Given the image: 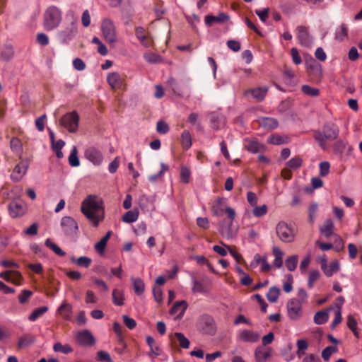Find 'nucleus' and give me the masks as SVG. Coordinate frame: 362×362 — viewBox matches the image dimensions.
<instances>
[{
	"label": "nucleus",
	"instance_id": "obj_58",
	"mask_svg": "<svg viewBox=\"0 0 362 362\" xmlns=\"http://www.w3.org/2000/svg\"><path fill=\"white\" fill-rule=\"evenodd\" d=\"M189 178H190L189 170L187 168L182 166L181 168V170H180L181 181L184 183H189Z\"/></svg>",
	"mask_w": 362,
	"mask_h": 362
},
{
	"label": "nucleus",
	"instance_id": "obj_8",
	"mask_svg": "<svg viewBox=\"0 0 362 362\" xmlns=\"http://www.w3.org/2000/svg\"><path fill=\"white\" fill-rule=\"evenodd\" d=\"M199 326L203 333L214 335L216 331V323L214 318L209 315H204L199 319Z\"/></svg>",
	"mask_w": 362,
	"mask_h": 362
},
{
	"label": "nucleus",
	"instance_id": "obj_16",
	"mask_svg": "<svg viewBox=\"0 0 362 362\" xmlns=\"http://www.w3.org/2000/svg\"><path fill=\"white\" fill-rule=\"evenodd\" d=\"M259 334L257 332L244 329L238 335V339L243 342L255 343L259 339Z\"/></svg>",
	"mask_w": 362,
	"mask_h": 362
},
{
	"label": "nucleus",
	"instance_id": "obj_43",
	"mask_svg": "<svg viewBox=\"0 0 362 362\" xmlns=\"http://www.w3.org/2000/svg\"><path fill=\"white\" fill-rule=\"evenodd\" d=\"M298 350L296 351L297 356L300 358L305 354V351L308 349V343L305 339H298L296 342Z\"/></svg>",
	"mask_w": 362,
	"mask_h": 362
},
{
	"label": "nucleus",
	"instance_id": "obj_25",
	"mask_svg": "<svg viewBox=\"0 0 362 362\" xmlns=\"http://www.w3.org/2000/svg\"><path fill=\"white\" fill-rule=\"evenodd\" d=\"M259 124L261 127L267 129H274L277 128L279 122L276 119L272 117H262L259 119Z\"/></svg>",
	"mask_w": 362,
	"mask_h": 362
},
{
	"label": "nucleus",
	"instance_id": "obj_60",
	"mask_svg": "<svg viewBox=\"0 0 362 362\" xmlns=\"http://www.w3.org/2000/svg\"><path fill=\"white\" fill-rule=\"evenodd\" d=\"M317 207L318 206L316 203L311 204L309 207V221L310 223H313L315 219Z\"/></svg>",
	"mask_w": 362,
	"mask_h": 362
},
{
	"label": "nucleus",
	"instance_id": "obj_12",
	"mask_svg": "<svg viewBox=\"0 0 362 362\" xmlns=\"http://www.w3.org/2000/svg\"><path fill=\"white\" fill-rule=\"evenodd\" d=\"M243 146L245 149L252 153H262L265 150V146L256 138H245L243 140Z\"/></svg>",
	"mask_w": 362,
	"mask_h": 362
},
{
	"label": "nucleus",
	"instance_id": "obj_24",
	"mask_svg": "<svg viewBox=\"0 0 362 362\" xmlns=\"http://www.w3.org/2000/svg\"><path fill=\"white\" fill-rule=\"evenodd\" d=\"M272 255L274 257L273 265L274 267L279 269L283 265L284 252L277 246H274L272 248Z\"/></svg>",
	"mask_w": 362,
	"mask_h": 362
},
{
	"label": "nucleus",
	"instance_id": "obj_37",
	"mask_svg": "<svg viewBox=\"0 0 362 362\" xmlns=\"http://www.w3.org/2000/svg\"><path fill=\"white\" fill-rule=\"evenodd\" d=\"M298 262V255H291L286 258L285 261L286 267L288 271L293 272L294 271Z\"/></svg>",
	"mask_w": 362,
	"mask_h": 362
},
{
	"label": "nucleus",
	"instance_id": "obj_50",
	"mask_svg": "<svg viewBox=\"0 0 362 362\" xmlns=\"http://www.w3.org/2000/svg\"><path fill=\"white\" fill-rule=\"evenodd\" d=\"M337 351L336 346H329L326 347L322 352V357L325 361L329 360L332 354Z\"/></svg>",
	"mask_w": 362,
	"mask_h": 362
},
{
	"label": "nucleus",
	"instance_id": "obj_6",
	"mask_svg": "<svg viewBox=\"0 0 362 362\" xmlns=\"http://www.w3.org/2000/svg\"><path fill=\"white\" fill-rule=\"evenodd\" d=\"M276 232L279 239L286 243H292L295 238V234L291 226L286 222H279L276 227Z\"/></svg>",
	"mask_w": 362,
	"mask_h": 362
},
{
	"label": "nucleus",
	"instance_id": "obj_64",
	"mask_svg": "<svg viewBox=\"0 0 362 362\" xmlns=\"http://www.w3.org/2000/svg\"><path fill=\"white\" fill-rule=\"evenodd\" d=\"M124 324L130 329H133L136 326V322L135 320L132 317H129L127 315H124L122 317Z\"/></svg>",
	"mask_w": 362,
	"mask_h": 362
},
{
	"label": "nucleus",
	"instance_id": "obj_45",
	"mask_svg": "<svg viewBox=\"0 0 362 362\" xmlns=\"http://www.w3.org/2000/svg\"><path fill=\"white\" fill-rule=\"evenodd\" d=\"M175 337L180 343V346L183 349H188L189 347L190 342L187 338L181 332H175Z\"/></svg>",
	"mask_w": 362,
	"mask_h": 362
},
{
	"label": "nucleus",
	"instance_id": "obj_11",
	"mask_svg": "<svg viewBox=\"0 0 362 362\" xmlns=\"http://www.w3.org/2000/svg\"><path fill=\"white\" fill-rule=\"evenodd\" d=\"M29 167L28 160H21L14 168L11 174V179L14 182L20 181L27 173Z\"/></svg>",
	"mask_w": 362,
	"mask_h": 362
},
{
	"label": "nucleus",
	"instance_id": "obj_23",
	"mask_svg": "<svg viewBox=\"0 0 362 362\" xmlns=\"http://www.w3.org/2000/svg\"><path fill=\"white\" fill-rule=\"evenodd\" d=\"M321 269L324 272L325 274L329 277L332 276L334 273L339 271V264L337 261H334L327 266V261L325 260V262L321 264Z\"/></svg>",
	"mask_w": 362,
	"mask_h": 362
},
{
	"label": "nucleus",
	"instance_id": "obj_4",
	"mask_svg": "<svg viewBox=\"0 0 362 362\" xmlns=\"http://www.w3.org/2000/svg\"><path fill=\"white\" fill-rule=\"evenodd\" d=\"M62 11L56 6H49L43 14L44 28L50 31L57 28L62 22Z\"/></svg>",
	"mask_w": 362,
	"mask_h": 362
},
{
	"label": "nucleus",
	"instance_id": "obj_61",
	"mask_svg": "<svg viewBox=\"0 0 362 362\" xmlns=\"http://www.w3.org/2000/svg\"><path fill=\"white\" fill-rule=\"evenodd\" d=\"M268 142L274 145H280L285 143L284 139L279 135H272L268 138Z\"/></svg>",
	"mask_w": 362,
	"mask_h": 362
},
{
	"label": "nucleus",
	"instance_id": "obj_7",
	"mask_svg": "<svg viewBox=\"0 0 362 362\" xmlns=\"http://www.w3.org/2000/svg\"><path fill=\"white\" fill-rule=\"evenodd\" d=\"M79 116L76 112L66 113L59 120L60 124L70 132H76L78 129Z\"/></svg>",
	"mask_w": 362,
	"mask_h": 362
},
{
	"label": "nucleus",
	"instance_id": "obj_28",
	"mask_svg": "<svg viewBox=\"0 0 362 362\" xmlns=\"http://www.w3.org/2000/svg\"><path fill=\"white\" fill-rule=\"evenodd\" d=\"M133 288L135 293L138 296L141 295L145 289V285L144 281L140 278H134L131 279Z\"/></svg>",
	"mask_w": 362,
	"mask_h": 362
},
{
	"label": "nucleus",
	"instance_id": "obj_40",
	"mask_svg": "<svg viewBox=\"0 0 362 362\" xmlns=\"http://www.w3.org/2000/svg\"><path fill=\"white\" fill-rule=\"evenodd\" d=\"M48 310V308L47 306H42L38 308L35 309L33 313L28 317V320L30 321L34 322L39 317H40L42 315H44Z\"/></svg>",
	"mask_w": 362,
	"mask_h": 362
},
{
	"label": "nucleus",
	"instance_id": "obj_52",
	"mask_svg": "<svg viewBox=\"0 0 362 362\" xmlns=\"http://www.w3.org/2000/svg\"><path fill=\"white\" fill-rule=\"evenodd\" d=\"M320 274L318 270H313L310 272L308 286L310 288H312L314 286V283L320 278Z\"/></svg>",
	"mask_w": 362,
	"mask_h": 362
},
{
	"label": "nucleus",
	"instance_id": "obj_21",
	"mask_svg": "<svg viewBox=\"0 0 362 362\" xmlns=\"http://www.w3.org/2000/svg\"><path fill=\"white\" fill-rule=\"evenodd\" d=\"M229 16L223 13H220L218 16L207 15L205 16L204 21L207 25H211L214 23H221L227 21Z\"/></svg>",
	"mask_w": 362,
	"mask_h": 362
},
{
	"label": "nucleus",
	"instance_id": "obj_44",
	"mask_svg": "<svg viewBox=\"0 0 362 362\" xmlns=\"http://www.w3.org/2000/svg\"><path fill=\"white\" fill-rule=\"evenodd\" d=\"M69 163L71 166L78 167L80 165L79 159L77 156V148L73 146L71 153L69 156Z\"/></svg>",
	"mask_w": 362,
	"mask_h": 362
},
{
	"label": "nucleus",
	"instance_id": "obj_49",
	"mask_svg": "<svg viewBox=\"0 0 362 362\" xmlns=\"http://www.w3.org/2000/svg\"><path fill=\"white\" fill-rule=\"evenodd\" d=\"M92 259L86 256H82L76 259V264L81 267L88 268L91 264Z\"/></svg>",
	"mask_w": 362,
	"mask_h": 362
},
{
	"label": "nucleus",
	"instance_id": "obj_22",
	"mask_svg": "<svg viewBox=\"0 0 362 362\" xmlns=\"http://www.w3.org/2000/svg\"><path fill=\"white\" fill-rule=\"evenodd\" d=\"M271 356V351L263 346H258L255 351V357L257 362H265Z\"/></svg>",
	"mask_w": 362,
	"mask_h": 362
},
{
	"label": "nucleus",
	"instance_id": "obj_56",
	"mask_svg": "<svg viewBox=\"0 0 362 362\" xmlns=\"http://www.w3.org/2000/svg\"><path fill=\"white\" fill-rule=\"evenodd\" d=\"M11 148L16 153H19L21 150V141L18 138H12L10 141Z\"/></svg>",
	"mask_w": 362,
	"mask_h": 362
},
{
	"label": "nucleus",
	"instance_id": "obj_39",
	"mask_svg": "<svg viewBox=\"0 0 362 362\" xmlns=\"http://www.w3.org/2000/svg\"><path fill=\"white\" fill-rule=\"evenodd\" d=\"M0 56L5 61L10 60L13 56V47L10 45L2 47L0 49Z\"/></svg>",
	"mask_w": 362,
	"mask_h": 362
},
{
	"label": "nucleus",
	"instance_id": "obj_54",
	"mask_svg": "<svg viewBox=\"0 0 362 362\" xmlns=\"http://www.w3.org/2000/svg\"><path fill=\"white\" fill-rule=\"evenodd\" d=\"M224 122L218 116L213 115L211 119V127L214 129H220Z\"/></svg>",
	"mask_w": 362,
	"mask_h": 362
},
{
	"label": "nucleus",
	"instance_id": "obj_41",
	"mask_svg": "<svg viewBox=\"0 0 362 362\" xmlns=\"http://www.w3.org/2000/svg\"><path fill=\"white\" fill-rule=\"evenodd\" d=\"M181 144L184 148L189 149L192 146V137L189 131L185 130L181 135Z\"/></svg>",
	"mask_w": 362,
	"mask_h": 362
},
{
	"label": "nucleus",
	"instance_id": "obj_26",
	"mask_svg": "<svg viewBox=\"0 0 362 362\" xmlns=\"http://www.w3.org/2000/svg\"><path fill=\"white\" fill-rule=\"evenodd\" d=\"M187 308V304L185 300L177 301L170 309V313L172 315L177 314L178 316H181L185 313Z\"/></svg>",
	"mask_w": 362,
	"mask_h": 362
},
{
	"label": "nucleus",
	"instance_id": "obj_46",
	"mask_svg": "<svg viewBox=\"0 0 362 362\" xmlns=\"http://www.w3.org/2000/svg\"><path fill=\"white\" fill-rule=\"evenodd\" d=\"M301 90L304 94L312 97H316L320 93L319 89L311 87L308 85H303L301 87Z\"/></svg>",
	"mask_w": 362,
	"mask_h": 362
},
{
	"label": "nucleus",
	"instance_id": "obj_32",
	"mask_svg": "<svg viewBox=\"0 0 362 362\" xmlns=\"http://www.w3.org/2000/svg\"><path fill=\"white\" fill-rule=\"evenodd\" d=\"M334 224L332 220L327 219L325 221L320 228L321 233L326 237H329L333 233Z\"/></svg>",
	"mask_w": 362,
	"mask_h": 362
},
{
	"label": "nucleus",
	"instance_id": "obj_51",
	"mask_svg": "<svg viewBox=\"0 0 362 362\" xmlns=\"http://www.w3.org/2000/svg\"><path fill=\"white\" fill-rule=\"evenodd\" d=\"M347 326L357 336V322L354 315H349L347 319Z\"/></svg>",
	"mask_w": 362,
	"mask_h": 362
},
{
	"label": "nucleus",
	"instance_id": "obj_10",
	"mask_svg": "<svg viewBox=\"0 0 362 362\" xmlns=\"http://www.w3.org/2000/svg\"><path fill=\"white\" fill-rule=\"evenodd\" d=\"M60 226L67 236H72L77 233L78 224L71 216H64L62 218Z\"/></svg>",
	"mask_w": 362,
	"mask_h": 362
},
{
	"label": "nucleus",
	"instance_id": "obj_14",
	"mask_svg": "<svg viewBox=\"0 0 362 362\" xmlns=\"http://www.w3.org/2000/svg\"><path fill=\"white\" fill-rule=\"evenodd\" d=\"M9 215L12 218H16L23 216L25 212V206L23 202L20 200H13L8 206Z\"/></svg>",
	"mask_w": 362,
	"mask_h": 362
},
{
	"label": "nucleus",
	"instance_id": "obj_47",
	"mask_svg": "<svg viewBox=\"0 0 362 362\" xmlns=\"http://www.w3.org/2000/svg\"><path fill=\"white\" fill-rule=\"evenodd\" d=\"M348 34V28L345 24H341L336 30V39L339 40H344Z\"/></svg>",
	"mask_w": 362,
	"mask_h": 362
},
{
	"label": "nucleus",
	"instance_id": "obj_53",
	"mask_svg": "<svg viewBox=\"0 0 362 362\" xmlns=\"http://www.w3.org/2000/svg\"><path fill=\"white\" fill-rule=\"evenodd\" d=\"M253 214L256 217H261L265 215L267 212V206L266 205H262L261 206H257V205L253 206Z\"/></svg>",
	"mask_w": 362,
	"mask_h": 362
},
{
	"label": "nucleus",
	"instance_id": "obj_29",
	"mask_svg": "<svg viewBox=\"0 0 362 362\" xmlns=\"http://www.w3.org/2000/svg\"><path fill=\"white\" fill-rule=\"evenodd\" d=\"M112 231H108L106 235L95 245V250L100 254H103L105 251V247L108 240L112 235Z\"/></svg>",
	"mask_w": 362,
	"mask_h": 362
},
{
	"label": "nucleus",
	"instance_id": "obj_42",
	"mask_svg": "<svg viewBox=\"0 0 362 362\" xmlns=\"http://www.w3.org/2000/svg\"><path fill=\"white\" fill-rule=\"evenodd\" d=\"M53 350L55 352H61L65 354H69L73 351V349L69 344L63 345L60 342H57L53 346Z\"/></svg>",
	"mask_w": 362,
	"mask_h": 362
},
{
	"label": "nucleus",
	"instance_id": "obj_59",
	"mask_svg": "<svg viewBox=\"0 0 362 362\" xmlns=\"http://www.w3.org/2000/svg\"><path fill=\"white\" fill-rule=\"evenodd\" d=\"M330 165L329 162L324 161L320 163V175L325 177L328 175L329 172Z\"/></svg>",
	"mask_w": 362,
	"mask_h": 362
},
{
	"label": "nucleus",
	"instance_id": "obj_2",
	"mask_svg": "<svg viewBox=\"0 0 362 362\" xmlns=\"http://www.w3.org/2000/svg\"><path fill=\"white\" fill-rule=\"evenodd\" d=\"M81 211L95 227L104 219L103 203L96 196H88L82 202Z\"/></svg>",
	"mask_w": 362,
	"mask_h": 362
},
{
	"label": "nucleus",
	"instance_id": "obj_17",
	"mask_svg": "<svg viewBox=\"0 0 362 362\" xmlns=\"http://www.w3.org/2000/svg\"><path fill=\"white\" fill-rule=\"evenodd\" d=\"M76 340L80 345L92 346L95 344V339L88 330H83L76 334Z\"/></svg>",
	"mask_w": 362,
	"mask_h": 362
},
{
	"label": "nucleus",
	"instance_id": "obj_31",
	"mask_svg": "<svg viewBox=\"0 0 362 362\" xmlns=\"http://www.w3.org/2000/svg\"><path fill=\"white\" fill-rule=\"evenodd\" d=\"M35 341V339L33 336L30 334H25L19 338L18 346V348L22 349L33 344Z\"/></svg>",
	"mask_w": 362,
	"mask_h": 362
},
{
	"label": "nucleus",
	"instance_id": "obj_55",
	"mask_svg": "<svg viewBox=\"0 0 362 362\" xmlns=\"http://www.w3.org/2000/svg\"><path fill=\"white\" fill-rule=\"evenodd\" d=\"M156 131L159 134H165L169 132V126L163 121H158L156 124Z\"/></svg>",
	"mask_w": 362,
	"mask_h": 362
},
{
	"label": "nucleus",
	"instance_id": "obj_36",
	"mask_svg": "<svg viewBox=\"0 0 362 362\" xmlns=\"http://www.w3.org/2000/svg\"><path fill=\"white\" fill-rule=\"evenodd\" d=\"M139 212L136 210L128 211L122 216V221L125 223H131L137 221Z\"/></svg>",
	"mask_w": 362,
	"mask_h": 362
},
{
	"label": "nucleus",
	"instance_id": "obj_13",
	"mask_svg": "<svg viewBox=\"0 0 362 362\" xmlns=\"http://www.w3.org/2000/svg\"><path fill=\"white\" fill-rule=\"evenodd\" d=\"M296 36L299 43L305 47H310L313 43V39L308 33L307 27L300 25L296 28Z\"/></svg>",
	"mask_w": 362,
	"mask_h": 362
},
{
	"label": "nucleus",
	"instance_id": "obj_48",
	"mask_svg": "<svg viewBox=\"0 0 362 362\" xmlns=\"http://www.w3.org/2000/svg\"><path fill=\"white\" fill-rule=\"evenodd\" d=\"M303 163V160L300 157H294L286 163V166L291 169H298Z\"/></svg>",
	"mask_w": 362,
	"mask_h": 362
},
{
	"label": "nucleus",
	"instance_id": "obj_34",
	"mask_svg": "<svg viewBox=\"0 0 362 362\" xmlns=\"http://www.w3.org/2000/svg\"><path fill=\"white\" fill-rule=\"evenodd\" d=\"M280 294V289L276 286L271 287L266 296L271 303H276Z\"/></svg>",
	"mask_w": 362,
	"mask_h": 362
},
{
	"label": "nucleus",
	"instance_id": "obj_19",
	"mask_svg": "<svg viewBox=\"0 0 362 362\" xmlns=\"http://www.w3.org/2000/svg\"><path fill=\"white\" fill-rule=\"evenodd\" d=\"M209 289L210 287L207 279H202L201 280L193 279L192 291L194 293H206Z\"/></svg>",
	"mask_w": 362,
	"mask_h": 362
},
{
	"label": "nucleus",
	"instance_id": "obj_57",
	"mask_svg": "<svg viewBox=\"0 0 362 362\" xmlns=\"http://www.w3.org/2000/svg\"><path fill=\"white\" fill-rule=\"evenodd\" d=\"M113 329H114V332L118 335L119 337V343L121 344H123L124 345V347L126 348L127 347V345L124 341V339L122 336V326L118 322H115L113 324Z\"/></svg>",
	"mask_w": 362,
	"mask_h": 362
},
{
	"label": "nucleus",
	"instance_id": "obj_15",
	"mask_svg": "<svg viewBox=\"0 0 362 362\" xmlns=\"http://www.w3.org/2000/svg\"><path fill=\"white\" fill-rule=\"evenodd\" d=\"M85 157L95 165H99L103 161V154L98 148L89 147L85 151Z\"/></svg>",
	"mask_w": 362,
	"mask_h": 362
},
{
	"label": "nucleus",
	"instance_id": "obj_62",
	"mask_svg": "<svg viewBox=\"0 0 362 362\" xmlns=\"http://www.w3.org/2000/svg\"><path fill=\"white\" fill-rule=\"evenodd\" d=\"M269 8H265L263 10H256L255 13L258 16L262 22H266L269 17Z\"/></svg>",
	"mask_w": 362,
	"mask_h": 362
},
{
	"label": "nucleus",
	"instance_id": "obj_18",
	"mask_svg": "<svg viewBox=\"0 0 362 362\" xmlns=\"http://www.w3.org/2000/svg\"><path fill=\"white\" fill-rule=\"evenodd\" d=\"M135 35L142 45L149 47L152 44V40L148 36L146 30L141 26L136 27L135 29Z\"/></svg>",
	"mask_w": 362,
	"mask_h": 362
},
{
	"label": "nucleus",
	"instance_id": "obj_27",
	"mask_svg": "<svg viewBox=\"0 0 362 362\" xmlns=\"http://www.w3.org/2000/svg\"><path fill=\"white\" fill-rule=\"evenodd\" d=\"M72 310V306L66 302H64L58 308V313L62 315V317L69 320L71 319V313Z\"/></svg>",
	"mask_w": 362,
	"mask_h": 362
},
{
	"label": "nucleus",
	"instance_id": "obj_30",
	"mask_svg": "<svg viewBox=\"0 0 362 362\" xmlns=\"http://www.w3.org/2000/svg\"><path fill=\"white\" fill-rule=\"evenodd\" d=\"M124 291L119 289L112 291V302L115 305L121 306L124 304Z\"/></svg>",
	"mask_w": 362,
	"mask_h": 362
},
{
	"label": "nucleus",
	"instance_id": "obj_9",
	"mask_svg": "<svg viewBox=\"0 0 362 362\" xmlns=\"http://www.w3.org/2000/svg\"><path fill=\"white\" fill-rule=\"evenodd\" d=\"M287 312L292 320H298L302 315V303L300 300L292 298L287 303Z\"/></svg>",
	"mask_w": 362,
	"mask_h": 362
},
{
	"label": "nucleus",
	"instance_id": "obj_1",
	"mask_svg": "<svg viewBox=\"0 0 362 362\" xmlns=\"http://www.w3.org/2000/svg\"><path fill=\"white\" fill-rule=\"evenodd\" d=\"M211 211L216 216H221L223 212L226 213L228 218L220 221L218 230L223 236L231 238L233 236L232 225L236 216L235 210L231 207L226 206L224 198H218L211 205Z\"/></svg>",
	"mask_w": 362,
	"mask_h": 362
},
{
	"label": "nucleus",
	"instance_id": "obj_38",
	"mask_svg": "<svg viewBox=\"0 0 362 362\" xmlns=\"http://www.w3.org/2000/svg\"><path fill=\"white\" fill-rule=\"evenodd\" d=\"M252 95L258 101L262 100L267 92V88H257L249 90Z\"/></svg>",
	"mask_w": 362,
	"mask_h": 362
},
{
	"label": "nucleus",
	"instance_id": "obj_35",
	"mask_svg": "<svg viewBox=\"0 0 362 362\" xmlns=\"http://www.w3.org/2000/svg\"><path fill=\"white\" fill-rule=\"evenodd\" d=\"M328 313L325 311H318L314 315V322L317 325H322L327 322Z\"/></svg>",
	"mask_w": 362,
	"mask_h": 362
},
{
	"label": "nucleus",
	"instance_id": "obj_33",
	"mask_svg": "<svg viewBox=\"0 0 362 362\" xmlns=\"http://www.w3.org/2000/svg\"><path fill=\"white\" fill-rule=\"evenodd\" d=\"M45 245L51 249L59 257H64L66 252L63 251L57 245L52 243L49 238L46 239Z\"/></svg>",
	"mask_w": 362,
	"mask_h": 362
},
{
	"label": "nucleus",
	"instance_id": "obj_20",
	"mask_svg": "<svg viewBox=\"0 0 362 362\" xmlns=\"http://www.w3.org/2000/svg\"><path fill=\"white\" fill-rule=\"evenodd\" d=\"M107 81L112 89H119L122 86V78L117 72H112L107 75Z\"/></svg>",
	"mask_w": 362,
	"mask_h": 362
},
{
	"label": "nucleus",
	"instance_id": "obj_3",
	"mask_svg": "<svg viewBox=\"0 0 362 362\" xmlns=\"http://www.w3.org/2000/svg\"><path fill=\"white\" fill-rule=\"evenodd\" d=\"M339 129L337 125L333 122L325 123L321 130L314 132L313 137L317 144L323 150L329 147L328 142L334 141L337 139Z\"/></svg>",
	"mask_w": 362,
	"mask_h": 362
},
{
	"label": "nucleus",
	"instance_id": "obj_63",
	"mask_svg": "<svg viewBox=\"0 0 362 362\" xmlns=\"http://www.w3.org/2000/svg\"><path fill=\"white\" fill-rule=\"evenodd\" d=\"M293 276L291 274L287 276V280L284 283L283 289L286 293H289L293 289Z\"/></svg>",
	"mask_w": 362,
	"mask_h": 362
},
{
	"label": "nucleus",
	"instance_id": "obj_5",
	"mask_svg": "<svg viewBox=\"0 0 362 362\" xmlns=\"http://www.w3.org/2000/svg\"><path fill=\"white\" fill-rule=\"evenodd\" d=\"M101 31L105 40L110 44L117 41L116 28L114 22L110 18H105L101 23Z\"/></svg>",
	"mask_w": 362,
	"mask_h": 362
}]
</instances>
